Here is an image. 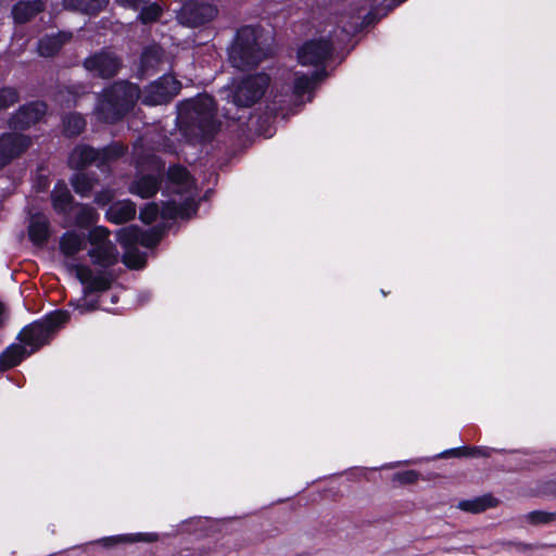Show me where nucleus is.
Here are the masks:
<instances>
[{"label":"nucleus","instance_id":"nucleus-43","mask_svg":"<svg viewBox=\"0 0 556 556\" xmlns=\"http://www.w3.org/2000/svg\"><path fill=\"white\" fill-rule=\"evenodd\" d=\"M344 31H346V34H351L352 30L350 29H344Z\"/></svg>","mask_w":556,"mask_h":556},{"label":"nucleus","instance_id":"nucleus-7","mask_svg":"<svg viewBox=\"0 0 556 556\" xmlns=\"http://www.w3.org/2000/svg\"><path fill=\"white\" fill-rule=\"evenodd\" d=\"M70 318L65 311H56L47 315L42 320L36 321L25 327L18 334L20 341L29 348V353L33 354L41 345L46 344L52 334L62 327Z\"/></svg>","mask_w":556,"mask_h":556},{"label":"nucleus","instance_id":"nucleus-19","mask_svg":"<svg viewBox=\"0 0 556 556\" xmlns=\"http://www.w3.org/2000/svg\"><path fill=\"white\" fill-rule=\"evenodd\" d=\"M71 38L72 35L65 31L46 35L38 41V53L43 58L52 56L58 53L60 49L71 40Z\"/></svg>","mask_w":556,"mask_h":556},{"label":"nucleus","instance_id":"nucleus-22","mask_svg":"<svg viewBox=\"0 0 556 556\" xmlns=\"http://www.w3.org/2000/svg\"><path fill=\"white\" fill-rule=\"evenodd\" d=\"M30 353L24 344H11L0 355V369L5 370L18 365Z\"/></svg>","mask_w":556,"mask_h":556},{"label":"nucleus","instance_id":"nucleus-4","mask_svg":"<svg viewBox=\"0 0 556 556\" xmlns=\"http://www.w3.org/2000/svg\"><path fill=\"white\" fill-rule=\"evenodd\" d=\"M139 88L128 81H118L103 90L100 96L96 114L105 123L118 121L139 99Z\"/></svg>","mask_w":556,"mask_h":556},{"label":"nucleus","instance_id":"nucleus-21","mask_svg":"<svg viewBox=\"0 0 556 556\" xmlns=\"http://www.w3.org/2000/svg\"><path fill=\"white\" fill-rule=\"evenodd\" d=\"M51 201L53 208L63 215H67L73 207V197L65 184L59 182L52 190Z\"/></svg>","mask_w":556,"mask_h":556},{"label":"nucleus","instance_id":"nucleus-14","mask_svg":"<svg viewBox=\"0 0 556 556\" xmlns=\"http://www.w3.org/2000/svg\"><path fill=\"white\" fill-rule=\"evenodd\" d=\"M149 163L151 164L152 173L137 177L129 187L130 193L143 199L155 194L159 187V175L164 169V164L154 156L149 160Z\"/></svg>","mask_w":556,"mask_h":556},{"label":"nucleus","instance_id":"nucleus-2","mask_svg":"<svg viewBox=\"0 0 556 556\" xmlns=\"http://www.w3.org/2000/svg\"><path fill=\"white\" fill-rule=\"evenodd\" d=\"M177 126L188 141L211 138L219 127L214 99L206 94L181 101L178 106Z\"/></svg>","mask_w":556,"mask_h":556},{"label":"nucleus","instance_id":"nucleus-34","mask_svg":"<svg viewBox=\"0 0 556 556\" xmlns=\"http://www.w3.org/2000/svg\"><path fill=\"white\" fill-rule=\"evenodd\" d=\"M162 13V9L160 5L153 3L147 8H144L140 13V18L143 23H150L155 21Z\"/></svg>","mask_w":556,"mask_h":556},{"label":"nucleus","instance_id":"nucleus-11","mask_svg":"<svg viewBox=\"0 0 556 556\" xmlns=\"http://www.w3.org/2000/svg\"><path fill=\"white\" fill-rule=\"evenodd\" d=\"M180 87V83L175 77L164 75L144 89L142 102L147 105L164 104L179 92Z\"/></svg>","mask_w":556,"mask_h":556},{"label":"nucleus","instance_id":"nucleus-18","mask_svg":"<svg viewBox=\"0 0 556 556\" xmlns=\"http://www.w3.org/2000/svg\"><path fill=\"white\" fill-rule=\"evenodd\" d=\"M323 71H314L311 74L296 72L294 74L292 93L296 100L303 102V97L308 94L307 100H311V93L313 92L315 85L321 79Z\"/></svg>","mask_w":556,"mask_h":556},{"label":"nucleus","instance_id":"nucleus-9","mask_svg":"<svg viewBox=\"0 0 556 556\" xmlns=\"http://www.w3.org/2000/svg\"><path fill=\"white\" fill-rule=\"evenodd\" d=\"M269 84L266 74H257L242 78L233 88L231 98L237 106L249 108L256 103L265 93Z\"/></svg>","mask_w":556,"mask_h":556},{"label":"nucleus","instance_id":"nucleus-24","mask_svg":"<svg viewBox=\"0 0 556 556\" xmlns=\"http://www.w3.org/2000/svg\"><path fill=\"white\" fill-rule=\"evenodd\" d=\"M159 540L156 533H136V534H119L101 539L99 542L105 546L111 547L117 544L135 543V542H154Z\"/></svg>","mask_w":556,"mask_h":556},{"label":"nucleus","instance_id":"nucleus-16","mask_svg":"<svg viewBox=\"0 0 556 556\" xmlns=\"http://www.w3.org/2000/svg\"><path fill=\"white\" fill-rule=\"evenodd\" d=\"M47 111L43 102H30L20 108V110L11 117L10 127L14 130L25 129L36 124Z\"/></svg>","mask_w":556,"mask_h":556},{"label":"nucleus","instance_id":"nucleus-20","mask_svg":"<svg viewBox=\"0 0 556 556\" xmlns=\"http://www.w3.org/2000/svg\"><path fill=\"white\" fill-rule=\"evenodd\" d=\"M105 215L111 223H126L135 217L136 204L130 200L117 201L108 208Z\"/></svg>","mask_w":556,"mask_h":556},{"label":"nucleus","instance_id":"nucleus-26","mask_svg":"<svg viewBox=\"0 0 556 556\" xmlns=\"http://www.w3.org/2000/svg\"><path fill=\"white\" fill-rule=\"evenodd\" d=\"M108 0H64V7L87 14H94L102 10Z\"/></svg>","mask_w":556,"mask_h":556},{"label":"nucleus","instance_id":"nucleus-12","mask_svg":"<svg viewBox=\"0 0 556 556\" xmlns=\"http://www.w3.org/2000/svg\"><path fill=\"white\" fill-rule=\"evenodd\" d=\"M332 51V42L329 39L319 38L312 39L305 42L298 51V60L299 63L303 66H315L318 67L321 65L330 55ZM315 71H323L320 68H316ZM325 73L321 74V77Z\"/></svg>","mask_w":556,"mask_h":556},{"label":"nucleus","instance_id":"nucleus-32","mask_svg":"<svg viewBox=\"0 0 556 556\" xmlns=\"http://www.w3.org/2000/svg\"><path fill=\"white\" fill-rule=\"evenodd\" d=\"M455 455V456H489L486 448L473 447V448H453L443 453V455Z\"/></svg>","mask_w":556,"mask_h":556},{"label":"nucleus","instance_id":"nucleus-41","mask_svg":"<svg viewBox=\"0 0 556 556\" xmlns=\"http://www.w3.org/2000/svg\"><path fill=\"white\" fill-rule=\"evenodd\" d=\"M166 148H167V150H168L169 152H175V153H177V152H178L176 148H173V147H170V146H167Z\"/></svg>","mask_w":556,"mask_h":556},{"label":"nucleus","instance_id":"nucleus-42","mask_svg":"<svg viewBox=\"0 0 556 556\" xmlns=\"http://www.w3.org/2000/svg\"><path fill=\"white\" fill-rule=\"evenodd\" d=\"M138 166L143 169L146 167V164L143 162H139Z\"/></svg>","mask_w":556,"mask_h":556},{"label":"nucleus","instance_id":"nucleus-39","mask_svg":"<svg viewBox=\"0 0 556 556\" xmlns=\"http://www.w3.org/2000/svg\"><path fill=\"white\" fill-rule=\"evenodd\" d=\"M123 5L137 8L140 3L147 2L148 0H118Z\"/></svg>","mask_w":556,"mask_h":556},{"label":"nucleus","instance_id":"nucleus-10","mask_svg":"<svg viewBox=\"0 0 556 556\" xmlns=\"http://www.w3.org/2000/svg\"><path fill=\"white\" fill-rule=\"evenodd\" d=\"M123 153L124 148L119 144H112L103 150H94L88 146H77L70 154L68 164L73 168H81L92 163L102 166Z\"/></svg>","mask_w":556,"mask_h":556},{"label":"nucleus","instance_id":"nucleus-38","mask_svg":"<svg viewBox=\"0 0 556 556\" xmlns=\"http://www.w3.org/2000/svg\"><path fill=\"white\" fill-rule=\"evenodd\" d=\"M529 519L532 522H546L548 520V516L541 511H534L529 515Z\"/></svg>","mask_w":556,"mask_h":556},{"label":"nucleus","instance_id":"nucleus-3","mask_svg":"<svg viewBox=\"0 0 556 556\" xmlns=\"http://www.w3.org/2000/svg\"><path fill=\"white\" fill-rule=\"evenodd\" d=\"M84 245V236L76 231H67L61 237L60 250L67 257L66 264L70 270L84 285L85 294L109 289L111 280L105 274H94L89 266L74 262L73 257L83 250Z\"/></svg>","mask_w":556,"mask_h":556},{"label":"nucleus","instance_id":"nucleus-29","mask_svg":"<svg viewBox=\"0 0 556 556\" xmlns=\"http://www.w3.org/2000/svg\"><path fill=\"white\" fill-rule=\"evenodd\" d=\"M75 225L78 227H88L93 224L98 217L93 207L87 204H80L76 207Z\"/></svg>","mask_w":556,"mask_h":556},{"label":"nucleus","instance_id":"nucleus-13","mask_svg":"<svg viewBox=\"0 0 556 556\" xmlns=\"http://www.w3.org/2000/svg\"><path fill=\"white\" fill-rule=\"evenodd\" d=\"M216 13L213 5L191 0L181 7L177 17L180 24L195 27L211 21Z\"/></svg>","mask_w":556,"mask_h":556},{"label":"nucleus","instance_id":"nucleus-25","mask_svg":"<svg viewBox=\"0 0 556 556\" xmlns=\"http://www.w3.org/2000/svg\"><path fill=\"white\" fill-rule=\"evenodd\" d=\"M41 9L42 3L39 0L21 1L13 7L12 15L16 23H25Z\"/></svg>","mask_w":556,"mask_h":556},{"label":"nucleus","instance_id":"nucleus-35","mask_svg":"<svg viewBox=\"0 0 556 556\" xmlns=\"http://www.w3.org/2000/svg\"><path fill=\"white\" fill-rule=\"evenodd\" d=\"M419 473L415 470H406L394 475L393 480L403 484H410L418 480Z\"/></svg>","mask_w":556,"mask_h":556},{"label":"nucleus","instance_id":"nucleus-31","mask_svg":"<svg viewBox=\"0 0 556 556\" xmlns=\"http://www.w3.org/2000/svg\"><path fill=\"white\" fill-rule=\"evenodd\" d=\"M85 119L78 114H72L64 119V129L68 136L78 135L85 128Z\"/></svg>","mask_w":556,"mask_h":556},{"label":"nucleus","instance_id":"nucleus-33","mask_svg":"<svg viewBox=\"0 0 556 556\" xmlns=\"http://www.w3.org/2000/svg\"><path fill=\"white\" fill-rule=\"evenodd\" d=\"M17 92L12 88H3L0 90V109H8L17 101Z\"/></svg>","mask_w":556,"mask_h":556},{"label":"nucleus","instance_id":"nucleus-17","mask_svg":"<svg viewBox=\"0 0 556 556\" xmlns=\"http://www.w3.org/2000/svg\"><path fill=\"white\" fill-rule=\"evenodd\" d=\"M88 72L102 78L114 76L119 68L118 59L111 52L97 53L85 61Z\"/></svg>","mask_w":556,"mask_h":556},{"label":"nucleus","instance_id":"nucleus-30","mask_svg":"<svg viewBox=\"0 0 556 556\" xmlns=\"http://www.w3.org/2000/svg\"><path fill=\"white\" fill-rule=\"evenodd\" d=\"M162 49L159 46L147 48L141 55V67L143 71L155 66L161 62Z\"/></svg>","mask_w":556,"mask_h":556},{"label":"nucleus","instance_id":"nucleus-1","mask_svg":"<svg viewBox=\"0 0 556 556\" xmlns=\"http://www.w3.org/2000/svg\"><path fill=\"white\" fill-rule=\"evenodd\" d=\"M167 200L162 204L148 203L140 211L139 217L144 224H152L161 218L167 222L174 218H190L197 212V190L188 172L180 166L168 169Z\"/></svg>","mask_w":556,"mask_h":556},{"label":"nucleus","instance_id":"nucleus-8","mask_svg":"<svg viewBox=\"0 0 556 556\" xmlns=\"http://www.w3.org/2000/svg\"><path fill=\"white\" fill-rule=\"evenodd\" d=\"M109 235L110 231L105 227L99 226L91 229L88 236L91 245L88 256L93 265L101 268L114 266L119 256L115 244L109 239Z\"/></svg>","mask_w":556,"mask_h":556},{"label":"nucleus","instance_id":"nucleus-6","mask_svg":"<svg viewBox=\"0 0 556 556\" xmlns=\"http://www.w3.org/2000/svg\"><path fill=\"white\" fill-rule=\"evenodd\" d=\"M161 239V230L153 228L147 231L140 230L136 226L122 228L117 231V240L125 249L123 255L124 264L129 268H140L146 263V254L140 252L136 244L144 248H153Z\"/></svg>","mask_w":556,"mask_h":556},{"label":"nucleus","instance_id":"nucleus-27","mask_svg":"<svg viewBox=\"0 0 556 556\" xmlns=\"http://www.w3.org/2000/svg\"><path fill=\"white\" fill-rule=\"evenodd\" d=\"M71 181L75 192L80 197H88L98 182L93 176L85 173L75 174Z\"/></svg>","mask_w":556,"mask_h":556},{"label":"nucleus","instance_id":"nucleus-5","mask_svg":"<svg viewBox=\"0 0 556 556\" xmlns=\"http://www.w3.org/2000/svg\"><path fill=\"white\" fill-rule=\"evenodd\" d=\"M267 55L262 48L260 34L253 27L241 28L229 48V61L233 67L245 70L257 65Z\"/></svg>","mask_w":556,"mask_h":556},{"label":"nucleus","instance_id":"nucleus-37","mask_svg":"<svg viewBox=\"0 0 556 556\" xmlns=\"http://www.w3.org/2000/svg\"><path fill=\"white\" fill-rule=\"evenodd\" d=\"M97 307V302H87L86 300H84L83 303L78 304L76 306V308L81 313H87V312H90V311H93L96 309Z\"/></svg>","mask_w":556,"mask_h":556},{"label":"nucleus","instance_id":"nucleus-28","mask_svg":"<svg viewBox=\"0 0 556 556\" xmlns=\"http://www.w3.org/2000/svg\"><path fill=\"white\" fill-rule=\"evenodd\" d=\"M493 505V498L491 496H482L472 500L460 501L457 507L464 511L478 514L485 510L489 507H492Z\"/></svg>","mask_w":556,"mask_h":556},{"label":"nucleus","instance_id":"nucleus-40","mask_svg":"<svg viewBox=\"0 0 556 556\" xmlns=\"http://www.w3.org/2000/svg\"><path fill=\"white\" fill-rule=\"evenodd\" d=\"M5 317V311L2 304H0V326L2 325Z\"/></svg>","mask_w":556,"mask_h":556},{"label":"nucleus","instance_id":"nucleus-23","mask_svg":"<svg viewBox=\"0 0 556 556\" xmlns=\"http://www.w3.org/2000/svg\"><path fill=\"white\" fill-rule=\"evenodd\" d=\"M29 238L35 244H42L49 237V220L43 214L31 217L28 229Z\"/></svg>","mask_w":556,"mask_h":556},{"label":"nucleus","instance_id":"nucleus-36","mask_svg":"<svg viewBox=\"0 0 556 556\" xmlns=\"http://www.w3.org/2000/svg\"><path fill=\"white\" fill-rule=\"evenodd\" d=\"M114 198V192L110 189H105L97 193L94 202L99 205H106Z\"/></svg>","mask_w":556,"mask_h":556},{"label":"nucleus","instance_id":"nucleus-15","mask_svg":"<svg viewBox=\"0 0 556 556\" xmlns=\"http://www.w3.org/2000/svg\"><path fill=\"white\" fill-rule=\"evenodd\" d=\"M30 144V139L18 132H10L0 137V167L22 154Z\"/></svg>","mask_w":556,"mask_h":556}]
</instances>
